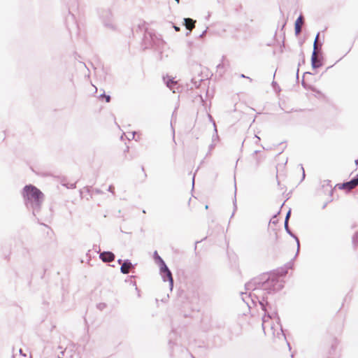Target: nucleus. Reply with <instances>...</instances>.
<instances>
[{"instance_id": "18", "label": "nucleus", "mask_w": 358, "mask_h": 358, "mask_svg": "<svg viewBox=\"0 0 358 358\" xmlns=\"http://www.w3.org/2000/svg\"><path fill=\"white\" fill-rule=\"evenodd\" d=\"M344 183L346 187V191H350L356 187L352 179H350L349 181L344 182Z\"/></svg>"}, {"instance_id": "43", "label": "nucleus", "mask_w": 358, "mask_h": 358, "mask_svg": "<svg viewBox=\"0 0 358 358\" xmlns=\"http://www.w3.org/2000/svg\"><path fill=\"white\" fill-rule=\"evenodd\" d=\"M215 148V145L213 143H211L209 145V151L212 150Z\"/></svg>"}, {"instance_id": "21", "label": "nucleus", "mask_w": 358, "mask_h": 358, "mask_svg": "<svg viewBox=\"0 0 358 358\" xmlns=\"http://www.w3.org/2000/svg\"><path fill=\"white\" fill-rule=\"evenodd\" d=\"M296 256H297V255L296 254V255L294 256V259H292L289 262H288V263L286 264V267H287V268L283 271L284 275H285V273L287 272V269H289V268H292V265H293L292 261L296 258Z\"/></svg>"}, {"instance_id": "5", "label": "nucleus", "mask_w": 358, "mask_h": 358, "mask_svg": "<svg viewBox=\"0 0 358 358\" xmlns=\"http://www.w3.org/2000/svg\"><path fill=\"white\" fill-rule=\"evenodd\" d=\"M153 259L155 263L159 267V274L164 282H169V286L171 291L173 289L174 280L172 273L164 260L159 255L157 250L153 253Z\"/></svg>"}, {"instance_id": "31", "label": "nucleus", "mask_w": 358, "mask_h": 358, "mask_svg": "<svg viewBox=\"0 0 358 358\" xmlns=\"http://www.w3.org/2000/svg\"><path fill=\"white\" fill-rule=\"evenodd\" d=\"M336 187H338L339 189H345L346 190V187L345 185V183H338L336 185Z\"/></svg>"}, {"instance_id": "17", "label": "nucleus", "mask_w": 358, "mask_h": 358, "mask_svg": "<svg viewBox=\"0 0 358 358\" xmlns=\"http://www.w3.org/2000/svg\"><path fill=\"white\" fill-rule=\"evenodd\" d=\"M136 277V275H129V276H128V278L125 280V282H129V283H130V285H132L133 286H134V287H135L136 290L138 292H139V289H138V287H137V285H136V281H134V280H131L132 278H135Z\"/></svg>"}, {"instance_id": "50", "label": "nucleus", "mask_w": 358, "mask_h": 358, "mask_svg": "<svg viewBox=\"0 0 358 358\" xmlns=\"http://www.w3.org/2000/svg\"><path fill=\"white\" fill-rule=\"evenodd\" d=\"M188 30H189V31H187V32L186 33V36H189V35L191 34V31H190V29H188Z\"/></svg>"}, {"instance_id": "1", "label": "nucleus", "mask_w": 358, "mask_h": 358, "mask_svg": "<svg viewBox=\"0 0 358 358\" xmlns=\"http://www.w3.org/2000/svg\"><path fill=\"white\" fill-rule=\"evenodd\" d=\"M284 287V281L280 280L274 272L264 273L259 276L252 278L245 285L247 291L257 292V293H250L243 301L247 304L249 310L251 308L249 301L256 306L258 303L262 310L264 312L263 322H265V317L272 318L275 317L280 321V317L276 309L271 313L272 306L268 301V295L274 294L280 292Z\"/></svg>"}, {"instance_id": "25", "label": "nucleus", "mask_w": 358, "mask_h": 358, "mask_svg": "<svg viewBox=\"0 0 358 358\" xmlns=\"http://www.w3.org/2000/svg\"><path fill=\"white\" fill-rule=\"evenodd\" d=\"M236 193V186L235 185V194ZM233 206H234V212L232 213V215H231V217L234 216V212L236 211V208H237V206H236V196H234V200L233 201Z\"/></svg>"}, {"instance_id": "14", "label": "nucleus", "mask_w": 358, "mask_h": 358, "mask_svg": "<svg viewBox=\"0 0 358 358\" xmlns=\"http://www.w3.org/2000/svg\"><path fill=\"white\" fill-rule=\"evenodd\" d=\"M306 75H313V73L309 72V71H306V72L303 73V76L302 80H301V85H302L303 87L306 89V90H311L313 91H315V87H313L311 85L307 84L306 82L305 81L304 77Z\"/></svg>"}, {"instance_id": "27", "label": "nucleus", "mask_w": 358, "mask_h": 358, "mask_svg": "<svg viewBox=\"0 0 358 358\" xmlns=\"http://www.w3.org/2000/svg\"><path fill=\"white\" fill-rule=\"evenodd\" d=\"M301 25L294 26V32L296 36L299 35L301 33Z\"/></svg>"}, {"instance_id": "22", "label": "nucleus", "mask_w": 358, "mask_h": 358, "mask_svg": "<svg viewBox=\"0 0 358 358\" xmlns=\"http://www.w3.org/2000/svg\"><path fill=\"white\" fill-rule=\"evenodd\" d=\"M106 307H107V304L106 303H99L96 305L97 309H99L101 311L103 310Z\"/></svg>"}, {"instance_id": "26", "label": "nucleus", "mask_w": 358, "mask_h": 358, "mask_svg": "<svg viewBox=\"0 0 358 358\" xmlns=\"http://www.w3.org/2000/svg\"><path fill=\"white\" fill-rule=\"evenodd\" d=\"M92 187H89V186H86L83 188V190L80 189V195L82 196L83 195V191L85 190L86 192H87L88 194H90L91 193V189H92Z\"/></svg>"}, {"instance_id": "53", "label": "nucleus", "mask_w": 358, "mask_h": 358, "mask_svg": "<svg viewBox=\"0 0 358 358\" xmlns=\"http://www.w3.org/2000/svg\"><path fill=\"white\" fill-rule=\"evenodd\" d=\"M287 345H288L289 349V350H291V346H290V344H289L288 342H287Z\"/></svg>"}, {"instance_id": "40", "label": "nucleus", "mask_w": 358, "mask_h": 358, "mask_svg": "<svg viewBox=\"0 0 358 358\" xmlns=\"http://www.w3.org/2000/svg\"><path fill=\"white\" fill-rule=\"evenodd\" d=\"M171 24L173 26V27L174 28V29L176 31H180V28L176 25H175L173 23L171 22Z\"/></svg>"}, {"instance_id": "3", "label": "nucleus", "mask_w": 358, "mask_h": 358, "mask_svg": "<svg viewBox=\"0 0 358 358\" xmlns=\"http://www.w3.org/2000/svg\"><path fill=\"white\" fill-rule=\"evenodd\" d=\"M22 196L26 208L31 210L34 217H35L37 222L43 224L39 222L37 215L41 210L42 203L44 199V194L38 187L34 185H26L22 189Z\"/></svg>"}, {"instance_id": "45", "label": "nucleus", "mask_w": 358, "mask_h": 358, "mask_svg": "<svg viewBox=\"0 0 358 358\" xmlns=\"http://www.w3.org/2000/svg\"><path fill=\"white\" fill-rule=\"evenodd\" d=\"M113 189H114V187L112 185H110L108 187V191L113 192Z\"/></svg>"}, {"instance_id": "41", "label": "nucleus", "mask_w": 358, "mask_h": 358, "mask_svg": "<svg viewBox=\"0 0 358 358\" xmlns=\"http://www.w3.org/2000/svg\"><path fill=\"white\" fill-rule=\"evenodd\" d=\"M173 344H174V343L172 341V338L170 337L169 341V345L170 348H172V345H173Z\"/></svg>"}, {"instance_id": "58", "label": "nucleus", "mask_w": 358, "mask_h": 358, "mask_svg": "<svg viewBox=\"0 0 358 358\" xmlns=\"http://www.w3.org/2000/svg\"><path fill=\"white\" fill-rule=\"evenodd\" d=\"M201 241H202V240L200 241H196L195 244L196 245L197 243H201Z\"/></svg>"}, {"instance_id": "59", "label": "nucleus", "mask_w": 358, "mask_h": 358, "mask_svg": "<svg viewBox=\"0 0 358 358\" xmlns=\"http://www.w3.org/2000/svg\"><path fill=\"white\" fill-rule=\"evenodd\" d=\"M214 138H216L215 135H213V140H214Z\"/></svg>"}, {"instance_id": "11", "label": "nucleus", "mask_w": 358, "mask_h": 358, "mask_svg": "<svg viewBox=\"0 0 358 358\" xmlns=\"http://www.w3.org/2000/svg\"><path fill=\"white\" fill-rule=\"evenodd\" d=\"M284 225H285V229L286 231V232L291 236L292 237L296 242V245H297V251H296V255L299 254V250H300V242H299V239L298 238V236L294 234L292 230L290 229L289 227V223L287 224V223H284Z\"/></svg>"}, {"instance_id": "51", "label": "nucleus", "mask_w": 358, "mask_h": 358, "mask_svg": "<svg viewBox=\"0 0 358 358\" xmlns=\"http://www.w3.org/2000/svg\"><path fill=\"white\" fill-rule=\"evenodd\" d=\"M90 250H88V252H87L86 255L90 258Z\"/></svg>"}, {"instance_id": "24", "label": "nucleus", "mask_w": 358, "mask_h": 358, "mask_svg": "<svg viewBox=\"0 0 358 358\" xmlns=\"http://www.w3.org/2000/svg\"><path fill=\"white\" fill-rule=\"evenodd\" d=\"M290 216H291V208H289V210L286 213L284 223H287V224L289 223Z\"/></svg>"}, {"instance_id": "48", "label": "nucleus", "mask_w": 358, "mask_h": 358, "mask_svg": "<svg viewBox=\"0 0 358 358\" xmlns=\"http://www.w3.org/2000/svg\"><path fill=\"white\" fill-rule=\"evenodd\" d=\"M327 203H325L322 206V209H324L327 207Z\"/></svg>"}, {"instance_id": "12", "label": "nucleus", "mask_w": 358, "mask_h": 358, "mask_svg": "<svg viewBox=\"0 0 358 358\" xmlns=\"http://www.w3.org/2000/svg\"><path fill=\"white\" fill-rule=\"evenodd\" d=\"M195 22L196 20L189 17H185L183 19V25L187 29H190V31H192L194 27Z\"/></svg>"}, {"instance_id": "57", "label": "nucleus", "mask_w": 358, "mask_h": 358, "mask_svg": "<svg viewBox=\"0 0 358 358\" xmlns=\"http://www.w3.org/2000/svg\"><path fill=\"white\" fill-rule=\"evenodd\" d=\"M325 358H336V357H325Z\"/></svg>"}, {"instance_id": "10", "label": "nucleus", "mask_w": 358, "mask_h": 358, "mask_svg": "<svg viewBox=\"0 0 358 358\" xmlns=\"http://www.w3.org/2000/svg\"><path fill=\"white\" fill-rule=\"evenodd\" d=\"M136 264H133L130 259H124L123 264L120 266V272L122 274H128L129 273V270L131 268H134Z\"/></svg>"}, {"instance_id": "32", "label": "nucleus", "mask_w": 358, "mask_h": 358, "mask_svg": "<svg viewBox=\"0 0 358 358\" xmlns=\"http://www.w3.org/2000/svg\"><path fill=\"white\" fill-rule=\"evenodd\" d=\"M271 85H272L273 88L274 89V90H277V88L278 90H280V87L278 86V83L275 81L273 80L271 83Z\"/></svg>"}, {"instance_id": "62", "label": "nucleus", "mask_w": 358, "mask_h": 358, "mask_svg": "<svg viewBox=\"0 0 358 358\" xmlns=\"http://www.w3.org/2000/svg\"><path fill=\"white\" fill-rule=\"evenodd\" d=\"M278 185L280 186V181L278 180Z\"/></svg>"}, {"instance_id": "61", "label": "nucleus", "mask_w": 358, "mask_h": 358, "mask_svg": "<svg viewBox=\"0 0 358 358\" xmlns=\"http://www.w3.org/2000/svg\"><path fill=\"white\" fill-rule=\"evenodd\" d=\"M175 1L177 2V3H180V0H175Z\"/></svg>"}, {"instance_id": "6", "label": "nucleus", "mask_w": 358, "mask_h": 358, "mask_svg": "<svg viewBox=\"0 0 358 358\" xmlns=\"http://www.w3.org/2000/svg\"><path fill=\"white\" fill-rule=\"evenodd\" d=\"M320 35V32H317L313 43V50L310 58L311 66L313 69H317L323 65V57L322 55V45L323 43L320 42L318 45Z\"/></svg>"}, {"instance_id": "28", "label": "nucleus", "mask_w": 358, "mask_h": 358, "mask_svg": "<svg viewBox=\"0 0 358 358\" xmlns=\"http://www.w3.org/2000/svg\"><path fill=\"white\" fill-rule=\"evenodd\" d=\"M279 213H280V211H279L277 214H275V215H274L273 216V217H272V218L271 219V220H270V222H271V223H272V224H276L278 223V220L276 219V217H277V215H278Z\"/></svg>"}, {"instance_id": "9", "label": "nucleus", "mask_w": 358, "mask_h": 358, "mask_svg": "<svg viewBox=\"0 0 358 358\" xmlns=\"http://www.w3.org/2000/svg\"><path fill=\"white\" fill-rule=\"evenodd\" d=\"M99 258L103 262H112L115 260V255L111 251H103L100 253Z\"/></svg>"}, {"instance_id": "63", "label": "nucleus", "mask_w": 358, "mask_h": 358, "mask_svg": "<svg viewBox=\"0 0 358 358\" xmlns=\"http://www.w3.org/2000/svg\"><path fill=\"white\" fill-rule=\"evenodd\" d=\"M96 192L97 193H99V192H100V191H99V189H96Z\"/></svg>"}, {"instance_id": "42", "label": "nucleus", "mask_w": 358, "mask_h": 358, "mask_svg": "<svg viewBox=\"0 0 358 358\" xmlns=\"http://www.w3.org/2000/svg\"><path fill=\"white\" fill-rule=\"evenodd\" d=\"M64 352L62 351L59 355H58V358H63Z\"/></svg>"}, {"instance_id": "30", "label": "nucleus", "mask_w": 358, "mask_h": 358, "mask_svg": "<svg viewBox=\"0 0 358 358\" xmlns=\"http://www.w3.org/2000/svg\"><path fill=\"white\" fill-rule=\"evenodd\" d=\"M209 117L210 119V120L213 122V126H214V131H215V136L216 138H218V135H217V127H216V125H215V121L213 120L212 117L210 115H209Z\"/></svg>"}, {"instance_id": "16", "label": "nucleus", "mask_w": 358, "mask_h": 358, "mask_svg": "<svg viewBox=\"0 0 358 358\" xmlns=\"http://www.w3.org/2000/svg\"><path fill=\"white\" fill-rule=\"evenodd\" d=\"M300 57H301V61H299V64H298V68H297V70H296V80H299V66L302 64H304L305 62H306V60H305V55H304V53L303 51H301L300 52Z\"/></svg>"}, {"instance_id": "49", "label": "nucleus", "mask_w": 358, "mask_h": 358, "mask_svg": "<svg viewBox=\"0 0 358 358\" xmlns=\"http://www.w3.org/2000/svg\"><path fill=\"white\" fill-rule=\"evenodd\" d=\"M259 152V150H255V151L253 152V155H257Z\"/></svg>"}, {"instance_id": "35", "label": "nucleus", "mask_w": 358, "mask_h": 358, "mask_svg": "<svg viewBox=\"0 0 358 358\" xmlns=\"http://www.w3.org/2000/svg\"><path fill=\"white\" fill-rule=\"evenodd\" d=\"M353 182L355 183V186L358 185V173L352 178Z\"/></svg>"}, {"instance_id": "55", "label": "nucleus", "mask_w": 358, "mask_h": 358, "mask_svg": "<svg viewBox=\"0 0 358 358\" xmlns=\"http://www.w3.org/2000/svg\"><path fill=\"white\" fill-rule=\"evenodd\" d=\"M255 138H257L258 141H260V138L258 136L255 135Z\"/></svg>"}, {"instance_id": "54", "label": "nucleus", "mask_w": 358, "mask_h": 358, "mask_svg": "<svg viewBox=\"0 0 358 358\" xmlns=\"http://www.w3.org/2000/svg\"><path fill=\"white\" fill-rule=\"evenodd\" d=\"M192 184L194 185V176H193L192 178Z\"/></svg>"}, {"instance_id": "56", "label": "nucleus", "mask_w": 358, "mask_h": 358, "mask_svg": "<svg viewBox=\"0 0 358 358\" xmlns=\"http://www.w3.org/2000/svg\"><path fill=\"white\" fill-rule=\"evenodd\" d=\"M141 171H143L145 173V169L143 166L141 167Z\"/></svg>"}, {"instance_id": "29", "label": "nucleus", "mask_w": 358, "mask_h": 358, "mask_svg": "<svg viewBox=\"0 0 358 358\" xmlns=\"http://www.w3.org/2000/svg\"><path fill=\"white\" fill-rule=\"evenodd\" d=\"M64 186H66L69 189H75L76 187V182L74 183H70V184H62Z\"/></svg>"}, {"instance_id": "44", "label": "nucleus", "mask_w": 358, "mask_h": 358, "mask_svg": "<svg viewBox=\"0 0 358 358\" xmlns=\"http://www.w3.org/2000/svg\"><path fill=\"white\" fill-rule=\"evenodd\" d=\"M123 261H124V259H119L117 260V264L122 266V264H123Z\"/></svg>"}, {"instance_id": "46", "label": "nucleus", "mask_w": 358, "mask_h": 358, "mask_svg": "<svg viewBox=\"0 0 358 358\" xmlns=\"http://www.w3.org/2000/svg\"><path fill=\"white\" fill-rule=\"evenodd\" d=\"M206 31H207V29H206V30H204V31H203V32L199 35V37H202V36L205 34V33L206 32Z\"/></svg>"}, {"instance_id": "64", "label": "nucleus", "mask_w": 358, "mask_h": 358, "mask_svg": "<svg viewBox=\"0 0 358 358\" xmlns=\"http://www.w3.org/2000/svg\"><path fill=\"white\" fill-rule=\"evenodd\" d=\"M202 81H203V79H202V78H201V79L199 80V83H201V82H202Z\"/></svg>"}, {"instance_id": "7", "label": "nucleus", "mask_w": 358, "mask_h": 358, "mask_svg": "<svg viewBox=\"0 0 358 358\" xmlns=\"http://www.w3.org/2000/svg\"><path fill=\"white\" fill-rule=\"evenodd\" d=\"M97 13L105 27L111 30H114L115 29V25L113 24V13L110 8H98Z\"/></svg>"}, {"instance_id": "60", "label": "nucleus", "mask_w": 358, "mask_h": 358, "mask_svg": "<svg viewBox=\"0 0 358 358\" xmlns=\"http://www.w3.org/2000/svg\"><path fill=\"white\" fill-rule=\"evenodd\" d=\"M205 208H206V209H208V205H206Z\"/></svg>"}, {"instance_id": "34", "label": "nucleus", "mask_w": 358, "mask_h": 358, "mask_svg": "<svg viewBox=\"0 0 358 358\" xmlns=\"http://www.w3.org/2000/svg\"><path fill=\"white\" fill-rule=\"evenodd\" d=\"M191 82L195 87H199V84L197 83L198 82L195 78H192Z\"/></svg>"}, {"instance_id": "19", "label": "nucleus", "mask_w": 358, "mask_h": 358, "mask_svg": "<svg viewBox=\"0 0 358 358\" xmlns=\"http://www.w3.org/2000/svg\"><path fill=\"white\" fill-rule=\"evenodd\" d=\"M352 245L355 248L358 246V231H356L352 236Z\"/></svg>"}, {"instance_id": "13", "label": "nucleus", "mask_w": 358, "mask_h": 358, "mask_svg": "<svg viewBox=\"0 0 358 358\" xmlns=\"http://www.w3.org/2000/svg\"><path fill=\"white\" fill-rule=\"evenodd\" d=\"M322 187L324 189V191L329 192L330 195H332L334 192V188L331 186L330 180H323Z\"/></svg>"}, {"instance_id": "20", "label": "nucleus", "mask_w": 358, "mask_h": 358, "mask_svg": "<svg viewBox=\"0 0 358 358\" xmlns=\"http://www.w3.org/2000/svg\"><path fill=\"white\" fill-rule=\"evenodd\" d=\"M99 98L101 100L104 99L106 103H109L111 100V96L109 94H106L104 91L99 96Z\"/></svg>"}, {"instance_id": "4", "label": "nucleus", "mask_w": 358, "mask_h": 358, "mask_svg": "<svg viewBox=\"0 0 358 358\" xmlns=\"http://www.w3.org/2000/svg\"><path fill=\"white\" fill-rule=\"evenodd\" d=\"M68 8V15L65 18V24L71 36H78L80 34V27L76 20V13H78L79 0H63Z\"/></svg>"}, {"instance_id": "2", "label": "nucleus", "mask_w": 358, "mask_h": 358, "mask_svg": "<svg viewBox=\"0 0 358 358\" xmlns=\"http://www.w3.org/2000/svg\"><path fill=\"white\" fill-rule=\"evenodd\" d=\"M133 34H143L142 47L143 50L152 49L158 52V58L163 59V50L165 47L164 40L157 36L154 30H150L146 27L145 22L138 24L137 27L132 29Z\"/></svg>"}, {"instance_id": "23", "label": "nucleus", "mask_w": 358, "mask_h": 358, "mask_svg": "<svg viewBox=\"0 0 358 358\" xmlns=\"http://www.w3.org/2000/svg\"><path fill=\"white\" fill-rule=\"evenodd\" d=\"M303 23V17L300 15L294 22V26L301 25Z\"/></svg>"}, {"instance_id": "33", "label": "nucleus", "mask_w": 358, "mask_h": 358, "mask_svg": "<svg viewBox=\"0 0 358 358\" xmlns=\"http://www.w3.org/2000/svg\"><path fill=\"white\" fill-rule=\"evenodd\" d=\"M273 318L277 319L275 317H273L271 319H273ZM269 319L270 318H268V317H265V322H262V328L264 330V324L266 322L268 321ZM277 320V322L280 324V321H278V320Z\"/></svg>"}, {"instance_id": "8", "label": "nucleus", "mask_w": 358, "mask_h": 358, "mask_svg": "<svg viewBox=\"0 0 358 358\" xmlns=\"http://www.w3.org/2000/svg\"><path fill=\"white\" fill-rule=\"evenodd\" d=\"M339 344V341L336 338H334L331 343L330 348L328 350L327 352L326 357H336V358L339 357V355L336 352V349Z\"/></svg>"}, {"instance_id": "36", "label": "nucleus", "mask_w": 358, "mask_h": 358, "mask_svg": "<svg viewBox=\"0 0 358 358\" xmlns=\"http://www.w3.org/2000/svg\"><path fill=\"white\" fill-rule=\"evenodd\" d=\"M300 166H301V169L302 170V178H301V181L304 180L305 177H306V173H305V171H304V169H303V166L302 164H300Z\"/></svg>"}, {"instance_id": "15", "label": "nucleus", "mask_w": 358, "mask_h": 358, "mask_svg": "<svg viewBox=\"0 0 358 358\" xmlns=\"http://www.w3.org/2000/svg\"><path fill=\"white\" fill-rule=\"evenodd\" d=\"M163 79H164V81L165 84L166 85V86L169 88H171L173 84L175 83V81L173 80V78H172L168 75L166 76H164Z\"/></svg>"}, {"instance_id": "47", "label": "nucleus", "mask_w": 358, "mask_h": 358, "mask_svg": "<svg viewBox=\"0 0 358 358\" xmlns=\"http://www.w3.org/2000/svg\"><path fill=\"white\" fill-rule=\"evenodd\" d=\"M286 25V22H285L282 25V27H281V30H282L285 27V26Z\"/></svg>"}, {"instance_id": "38", "label": "nucleus", "mask_w": 358, "mask_h": 358, "mask_svg": "<svg viewBox=\"0 0 358 358\" xmlns=\"http://www.w3.org/2000/svg\"><path fill=\"white\" fill-rule=\"evenodd\" d=\"M223 68H224V64L222 62L220 63L219 64L217 65V71L222 69Z\"/></svg>"}, {"instance_id": "52", "label": "nucleus", "mask_w": 358, "mask_h": 358, "mask_svg": "<svg viewBox=\"0 0 358 358\" xmlns=\"http://www.w3.org/2000/svg\"><path fill=\"white\" fill-rule=\"evenodd\" d=\"M355 163L356 166H358V158L357 159H355Z\"/></svg>"}, {"instance_id": "39", "label": "nucleus", "mask_w": 358, "mask_h": 358, "mask_svg": "<svg viewBox=\"0 0 358 358\" xmlns=\"http://www.w3.org/2000/svg\"><path fill=\"white\" fill-rule=\"evenodd\" d=\"M240 77H241V78H247V79H248L250 82H252V79L251 78H250V77H248V76H245V75H244V74H243V73L240 75Z\"/></svg>"}, {"instance_id": "37", "label": "nucleus", "mask_w": 358, "mask_h": 358, "mask_svg": "<svg viewBox=\"0 0 358 358\" xmlns=\"http://www.w3.org/2000/svg\"><path fill=\"white\" fill-rule=\"evenodd\" d=\"M93 249L95 250L96 252L99 253L100 252V248L99 246L96 245H94Z\"/></svg>"}]
</instances>
